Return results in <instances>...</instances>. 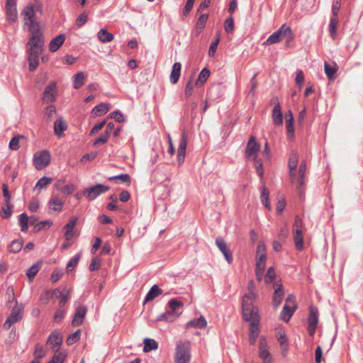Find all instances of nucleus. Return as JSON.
<instances>
[{"instance_id":"obj_63","label":"nucleus","mask_w":363,"mask_h":363,"mask_svg":"<svg viewBox=\"0 0 363 363\" xmlns=\"http://www.w3.org/2000/svg\"><path fill=\"white\" fill-rule=\"evenodd\" d=\"M111 118H114L116 121H117L119 123H122L125 121V117L123 115V113L117 110L112 113H111L108 116Z\"/></svg>"},{"instance_id":"obj_23","label":"nucleus","mask_w":363,"mask_h":363,"mask_svg":"<svg viewBox=\"0 0 363 363\" xmlns=\"http://www.w3.org/2000/svg\"><path fill=\"white\" fill-rule=\"evenodd\" d=\"M64 202L56 195L52 196L48 203L49 209L53 211H61Z\"/></svg>"},{"instance_id":"obj_15","label":"nucleus","mask_w":363,"mask_h":363,"mask_svg":"<svg viewBox=\"0 0 363 363\" xmlns=\"http://www.w3.org/2000/svg\"><path fill=\"white\" fill-rule=\"evenodd\" d=\"M259 357L262 359V363H272L266 340L263 337H261L259 341Z\"/></svg>"},{"instance_id":"obj_5","label":"nucleus","mask_w":363,"mask_h":363,"mask_svg":"<svg viewBox=\"0 0 363 363\" xmlns=\"http://www.w3.org/2000/svg\"><path fill=\"white\" fill-rule=\"evenodd\" d=\"M50 152L47 150H43L36 152L33 155V164L37 170H42L50 164Z\"/></svg>"},{"instance_id":"obj_46","label":"nucleus","mask_w":363,"mask_h":363,"mask_svg":"<svg viewBox=\"0 0 363 363\" xmlns=\"http://www.w3.org/2000/svg\"><path fill=\"white\" fill-rule=\"evenodd\" d=\"M269 190L267 187L264 186L262 190V194L260 196V199L262 201V203L269 210L271 209V206L269 201Z\"/></svg>"},{"instance_id":"obj_13","label":"nucleus","mask_w":363,"mask_h":363,"mask_svg":"<svg viewBox=\"0 0 363 363\" xmlns=\"http://www.w3.org/2000/svg\"><path fill=\"white\" fill-rule=\"evenodd\" d=\"M186 147L187 135L185 131H183L180 137L179 145L177 149V161L179 165H181L184 161Z\"/></svg>"},{"instance_id":"obj_14","label":"nucleus","mask_w":363,"mask_h":363,"mask_svg":"<svg viewBox=\"0 0 363 363\" xmlns=\"http://www.w3.org/2000/svg\"><path fill=\"white\" fill-rule=\"evenodd\" d=\"M6 18L9 22H15L18 18L16 0H6Z\"/></svg>"},{"instance_id":"obj_29","label":"nucleus","mask_w":363,"mask_h":363,"mask_svg":"<svg viewBox=\"0 0 363 363\" xmlns=\"http://www.w3.org/2000/svg\"><path fill=\"white\" fill-rule=\"evenodd\" d=\"M98 39L103 43H109L113 40V35L106 28L101 29L97 33Z\"/></svg>"},{"instance_id":"obj_59","label":"nucleus","mask_w":363,"mask_h":363,"mask_svg":"<svg viewBox=\"0 0 363 363\" xmlns=\"http://www.w3.org/2000/svg\"><path fill=\"white\" fill-rule=\"evenodd\" d=\"M101 264V259L99 257H96L91 259L89 269L91 272L98 270L100 268Z\"/></svg>"},{"instance_id":"obj_2","label":"nucleus","mask_w":363,"mask_h":363,"mask_svg":"<svg viewBox=\"0 0 363 363\" xmlns=\"http://www.w3.org/2000/svg\"><path fill=\"white\" fill-rule=\"evenodd\" d=\"M27 27L30 35L26 45H28L29 46L32 45L35 48H43L45 45V38L40 24L38 23Z\"/></svg>"},{"instance_id":"obj_22","label":"nucleus","mask_w":363,"mask_h":363,"mask_svg":"<svg viewBox=\"0 0 363 363\" xmlns=\"http://www.w3.org/2000/svg\"><path fill=\"white\" fill-rule=\"evenodd\" d=\"M77 218H72L69 222L65 225V237L67 240H71L74 235V228L77 225Z\"/></svg>"},{"instance_id":"obj_19","label":"nucleus","mask_w":363,"mask_h":363,"mask_svg":"<svg viewBox=\"0 0 363 363\" xmlns=\"http://www.w3.org/2000/svg\"><path fill=\"white\" fill-rule=\"evenodd\" d=\"M318 321V312L315 308H311L308 318V332L310 335L313 336L315 332Z\"/></svg>"},{"instance_id":"obj_39","label":"nucleus","mask_w":363,"mask_h":363,"mask_svg":"<svg viewBox=\"0 0 363 363\" xmlns=\"http://www.w3.org/2000/svg\"><path fill=\"white\" fill-rule=\"evenodd\" d=\"M207 324L206 320L203 316H200L198 318L191 320L187 323L189 327H194L196 328H203Z\"/></svg>"},{"instance_id":"obj_52","label":"nucleus","mask_w":363,"mask_h":363,"mask_svg":"<svg viewBox=\"0 0 363 363\" xmlns=\"http://www.w3.org/2000/svg\"><path fill=\"white\" fill-rule=\"evenodd\" d=\"M250 160H252L255 162V167L257 170V172L258 175L262 177L263 176V165H262V161L261 159L258 158L257 157H254L250 158Z\"/></svg>"},{"instance_id":"obj_57","label":"nucleus","mask_w":363,"mask_h":363,"mask_svg":"<svg viewBox=\"0 0 363 363\" xmlns=\"http://www.w3.org/2000/svg\"><path fill=\"white\" fill-rule=\"evenodd\" d=\"M220 42V37L218 35L215 40H213L210 45L208 50V56L213 57L214 56L216 49L218 48V43Z\"/></svg>"},{"instance_id":"obj_32","label":"nucleus","mask_w":363,"mask_h":363,"mask_svg":"<svg viewBox=\"0 0 363 363\" xmlns=\"http://www.w3.org/2000/svg\"><path fill=\"white\" fill-rule=\"evenodd\" d=\"M67 129V125L62 118H58L54 123V131L58 137L62 136L63 132Z\"/></svg>"},{"instance_id":"obj_16","label":"nucleus","mask_w":363,"mask_h":363,"mask_svg":"<svg viewBox=\"0 0 363 363\" xmlns=\"http://www.w3.org/2000/svg\"><path fill=\"white\" fill-rule=\"evenodd\" d=\"M216 245L219 250L223 253L228 263L230 264L233 262V258L231 252L228 249L226 242L221 237H218L216 239Z\"/></svg>"},{"instance_id":"obj_31","label":"nucleus","mask_w":363,"mask_h":363,"mask_svg":"<svg viewBox=\"0 0 363 363\" xmlns=\"http://www.w3.org/2000/svg\"><path fill=\"white\" fill-rule=\"evenodd\" d=\"M62 341V337L57 333H52L50 335L47 343L49 344L52 349H55L60 346Z\"/></svg>"},{"instance_id":"obj_47","label":"nucleus","mask_w":363,"mask_h":363,"mask_svg":"<svg viewBox=\"0 0 363 363\" xmlns=\"http://www.w3.org/2000/svg\"><path fill=\"white\" fill-rule=\"evenodd\" d=\"M208 18V15L206 13L201 14L199 18L196 23L197 35H199L205 27Z\"/></svg>"},{"instance_id":"obj_3","label":"nucleus","mask_w":363,"mask_h":363,"mask_svg":"<svg viewBox=\"0 0 363 363\" xmlns=\"http://www.w3.org/2000/svg\"><path fill=\"white\" fill-rule=\"evenodd\" d=\"M191 344L189 341L177 343L175 352V363H189L191 359Z\"/></svg>"},{"instance_id":"obj_24","label":"nucleus","mask_w":363,"mask_h":363,"mask_svg":"<svg viewBox=\"0 0 363 363\" xmlns=\"http://www.w3.org/2000/svg\"><path fill=\"white\" fill-rule=\"evenodd\" d=\"M65 35L60 34L55 38H52L49 45V50L50 52H56L62 46L65 40Z\"/></svg>"},{"instance_id":"obj_12","label":"nucleus","mask_w":363,"mask_h":363,"mask_svg":"<svg viewBox=\"0 0 363 363\" xmlns=\"http://www.w3.org/2000/svg\"><path fill=\"white\" fill-rule=\"evenodd\" d=\"M298 161V157L297 152L295 151H291V152L289 155V162H288V167L289 169V177L291 179V182L294 184L295 182L296 176V169L297 167Z\"/></svg>"},{"instance_id":"obj_34","label":"nucleus","mask_w":363,"mask_h":363,"mask_svg":"<svg viewBox=\"0 0 363 363\" xmlns=\"http://www.w3.org/2000/svg\"><path fill=\"white\" fill-rule=\"evenodd\" d=\"M324 69L329 79H333L335 77V74L337 71V67L335 64L332 65L325 62L324 64Z\"/></svg>"},{"instance_id":"obj_56","label":"nucleus","mask_w":363,"mask_h":363,"mask_svg":"<svg viewBox=\"0 0 363 363\" xmlns=\"http://www.w3.org/2000/svg\"><path fill=\"white\" fill-rule=\"evenodd\" d=\"M6 206L1 208V216L4 219L9 218L12 215V205L11 203H6Z\"/></svg>"},{"instance_id":"obj_20","label":"nucleus","mask_w":363,"mask_h":363,"mask_svg":"<svg viewBox=\"0 0 363 363\" xmlns=\"http://www.w3.org/2000/svg\"><path fill=\"white\" fill-rule=\"evenodd\" d=\"M169 311L177 318H178L183 311L184 303L175 298H172L167 303Z\"/></svg>"},{"instance_id":"obj_41","label":"nucleus","mask_w":363,"mask_h":363,"mask_svg":"<svg viewBox=\"0 0 363 363\" xmlns=\"http://www.w3.org/2000/svg\"><path fill=\"white\" fill-rule=\"evenodd\" d=\"M28 216L26 213H23L18 216V223L21 227V230L23 232H27L28 230Z\"/></svg>"},{"instance_id":"obj_9","label":"nucleus","mask_w":363,"mask_h":363,"mask_svg":"<svg viewBox=\"0 0 363 363\" xmlns=\"http://www.w3.org/2000/svg\"><path fill=\"white\" fill-rule=\"evenodd\" d=\"M21 16L23 19L25 26L38 23V22L35 21V13L33 4H28L25 6L21 13Z\"/></svg>"},{"instance_id":"obj_8","label":"nucleus","mask_w":363,"mask_h":363,"mask_svg":"<svg viewBox=\"0 0 363 363\" xmlns=\"http://www.w3.org/2000/svg\"><path fill=\"white\" fill-rule=\"evenodd\" d=\"M23 309L22 306H15L9 315L8 318L4 323V328L6 330L9 329L11 326L20 321L23 318Z\"/></svg>"},{"instance_id":"obj_17","label":"nucleus","mask_w":363,"mask_h":363,"mask_svg":"<svg viewBox=\"0 0 363 363\" xmlns=\"http://www.w3.org/2000/svg\"><path fill=\"white\" fill-rule=\"evenodd\" d=\"M274 288L273 306L275 308H277L282 302L284 291L282 284L279 281L274 283Z\"/></svg>"},{"instance_id":"obj_25","label":"nucleus","mask_w":363,"mask_h":363,"mask_svg":"<svg viewBox=\"0 0 363 363\" xmlns=\"http://www.w3.org/2000/svg\"><path fill=\"white\" fill-rule=\"evenodd\" d=\"M296 307V304L292 306L285 304L280 313V318L285 322H288L293 315Z\"/></svg>"},{"instance_id":"obj_60","label":"nucleus","mask_w":363,"mask_h":363,"mask_svg":"<svg viewBox=\"0 0 363 363\" xmlns=\"http://www.w3.org/2000/svg\"><path fill=\"white\" fill-rule=\"evenodd\" d=\"M45 350L43 349V347L40 345V344H36L35 346V350L33 352V355L35 359H40L45 356Z\"/></svg>"},{"instance_id":"obj_18","label":"nucleus","mask_w":363,"mask_h":363,"mask_svg":"<svg viewBox=\"0 0 363 363\" xmlns=\"http://www.w3.org/2000/svg\"><path fill=\"white\" fill-rule=\"evenodd\" d=\"M272 102L274 104V108L272 109L273 123L276 125H280L283 123V113L280 104L277 98H273Z\"/></svg>"},{"instance_id":"obj_42","label":"nucleus","mask_w":363,"mask_h":363,"mask_svg":"<svg viewBox=\"0 0 363 363\" xmlns=\"http://www.w3.org/2000/svg\"><path fill=\"white\" fill-rule=\"evenodd\" d=\"M25 138L23 135H17L11 138L9 142V147L11 150H18L20 148V140Z\"/></svg>"},{"instance_id":"obj_6","label":"nucleus","mask_w":363,"mask_h":363,"mask_svg":"<svg viewBox=\"0 0 363 363\" xmlns=\"http://www.w3.org/2000/svg\"><path fill=\"white\" fill-rule=\"evenodd\" d=\"M247 297H249V296L245 295L242 298V311L243 318L246 321H252L254 320L259 319L257 308L252 306V302H250L246 300Z\"/></svg>"},{"instance_id":"obj_1","label":"nucleus","mask_w":363,"mask_h":363,"mask_svg":"<svg viewBox=\"0 0 363 363\" xmlns=\"http://www.w3.org/2000/svg\"><path fill=\"white\" fill-rule=\"evenodd\" d=\"M287 37L288 41L294 39V34L291 28L287 24H283L279 30L273 33L269 38L263 43L264 45H269L274 43H279L284 38Z\"/></svg>"},{"instance_id":"obj_55","label":"nucleus","mask_w":363,"mask_h":363,"mask_svg":"<svg viewBox=\"0 0 363 363\" xmlns=\"http://www.w3.org/2000/svg\"><path fill=\"white\" fill-rule=\"evenodd\" d=\"M114 179H118L122 183H126L128 185L130 183V177L128 174H121L113 176V177H111L108 178V180H110V181L114 180Z\"/></svg>"},{"instance_id":"obj_43","label":"nucleus","mask_w":363,"mask_h":363,"mask_svg":"<svg viewBox=\"0 0 363 363\" xmlns=\"http://www.w3.org/2000/svg\"><path fill=\"white\" fill-rule=\"evenodd\" d=\"M57 294H60V300L59 301V307L63 308L64 306L66 304V303L68 301L69 298V294L67 293H62L60 292L58 289H54L52 291V296H55Z\"/></svg>"},{"instance_id":"obj_64","label":"nucleus","mask_w":363,"mask_h":363,"mask_svg":"<svg viewBox=\"0 0 363 363\" xmlns=\"http://www.w3.org/2000/svg\"><path fill=\"white\" fill-rule=\"evenodd\" d=\"M66 358V355L64 353L59 352L54 354L52 357V363H63Z\"/></svg>"},{"instance_id":"obj_11","label":"nucleus","mask_w":363,"mask_h":363,"mask_svg":"<svg viewBox=\"0 0 363 363\" xmlns=\"http://www.w3.org/2000/svg\"><path fill=\"white\" fill-rule=\"evenodd\" d=\"M260 150V145L257 142L255 136H250L245 150V155L247 160L252 157H257V153Z\"/></svg>"},{"instance_id":"obj_28","label":"nucleus","mask_w":363,"mask_h":363,"mask_svg":"<svg viewBox=\"0 0 363 363\" xmlns=\"http://www.w3.org/2000/svg\"><path fill=\"white\" fill-rule=\"evenodd\" d=\"M259 319L254 320L252 321H249L250 323V339L252 341V343H254L257 339V337L259 335Z\"/></svg>"},{"instance_id":"obj_44","label":"nucleus","mask_w":363,"mask_h":363,"mask_svg":"<svg viewBox=\"0 0 363 363\" xmlns=\"http://www.w3.org/2000/svg\"><path fill=\"white\" fill-rule=\"evenodd\" d=\"M52 181V179L48 177L40 178L35 186V189L41 191L43 189L46 188L47 186Z\"/></svg>"},{"instance_id":"obj_7","label":"nucleus","mask_w":363,"mask_h":363,"mask_svg":"<svg viewBox=\"0 0 363 363\" xmlns=\"http://www.w3.org/2000/svg\"><path fill=\"white\" fill-rule=\"evenodd\" d=\"M108 190L109 186L101 184H96L94 186L85 189L83 191V195L86 196L88 200L93 201L99 196L108 191Z\"/></svg>"},{"instance_id":"obj_45","label":"nucleus","mask_w":363,"mask_h":363,"mask_svg":"<svg viewBox=\"0 0 363 363\" xmlns=\"http://www.w3.org/2000/svg\"><path fill=\"white\" fill-rule=\"evenodd\" d=\"M176 318H177L174 316L169 310H167L164 313L158 315L156 320L173 322Z\"/></svg>"},{"instance_id":"obj_54","label":"nucleus","mask_w":363,"mask_h":363,"mask_svg":"<svg viewBox=\"0 0 363 363\" xmlns=\"http://www.w3.org/2000/svg\"><path fill=\"white\" fill-rule=\"evenodd\" d=\"M81 335V330H77L72 334H71L67 339L66 342L68 345H73L79 340Z\"/></svg>"},{"instance_id":"obj_10","label":"nucleus","mask_w":363,"mask_h":363,"mask_svg":"<svg viewBox=\"0 0 363 363\" xmlns=\"http://www.w3.org/2000/svg\"><path fill=\"white\" fill-rule=\"evenodd\" d=\"M87 313V307L81 303H75V313L72 322L73 326H79L82 324Z\"/></svg>"},{"instance_id":"obj_36","label":"nucleus","mask_w":363,"mask_h":363,"mask_svg":"<svg viewBox=\"0 0 363 363\" xmlns=\"http://www.w3.org/2000/svg\"><path fill=\"white\" fill-rule=\"evenodd\" d=\"M158 347L157 342L154 339L145 338L144 340V352H149L152 350H157Z\"/></svg>"},{"instance_id":"obj_35","label":"nucleus","mask_w":363,"mask_h":363,"mask_svg":"<svg viewBox=\"0 0 363 363\" xmlns=\"http://www.w3.org/2000/svg\"><path fill=\"white\" fill-rule=\"evenodd\" d=\"M42 262H39L33 264L26 272V276L30 281H31L39 272Z\"/></svg>"},{"instance_id":"obj_21","label":"nucleus","mask_w":363,"mask_h":363,"mask_svg":"<svg viewBox=\"0 0 363 363\" xmlns=\"http://www.w3.org/2000/svg\"><path fill=\"white\" fill-rule=\"evenodd\" d=\"M277 341L280 345L281 354L283 356H286L289 351V342L286 340L284 331L279 330L277 333Z\"/></svg>"},{"instance_id":"obj_58","label":"nucleus","mask_w":363,"mask_h":363,"mask_svg":"<svg viewBox=\"0 0 363 363\" xmlns=\"http://www.w3.org/2000/svg\"><path fill=\"white\" fill-rule=\"evenodd\" d=\"M52 225V222L50 220H43L39 222L35 225L34 229L36 232H38L45 228H49Z\"/></svg>"},{"instance_id":"obj_53","label":"nucleus","mask_w":363,"mask_h":363,"mask_svg":"<svg viewBox=\"0 0 363 363\" xmlns=\"http://www.w3.org/2000/svg\"><path fill=\"white\" fill-rule=\"evenodd\" d=\"M57 92H43L42 100L45 104L52 103L55 101Z\"/></svg>"},{"instance_id":"obj_49","label":"nucleus","mask_w":363,"mask_h":363,"mask_svg":"<svg viewBox=\"0 0 363 363\" xmlns=\"http://www.w3.org/2000/svg\"><path fill=\"white\" fill-rule=\"evenodd\" d=\"M306 171V164L305 162H302L298 168V182L300 186L304 184V177Z\"/></svg>"},{"instance_id":"obj_37","label":"nucleus","mask_w":363,"mask_h":363,"mask_svg":"<svg viewBox=\"0 0 363 363\" xmlns=\"http://www.w3.org/2000/svg\"><path fill=\"white\" fill-rule=\"evenodd\" d=\"M23 242L21 240H14L8 246L9 252L11 253H18L22 249Z\"/></svg>"},{"instance_id":"obj_4","label":"nucleus","mask_w":363,"mask_h":363,"mask_svg":"<svg viewBox=\"0 0 363 363\" xmlns=\"http://www.w3.org/2000/svg\"><path fill=\"white\" fill-rule=\"evenodd\" d=\"M28 69L34 72L39 65V57L41 55L43 48H35L32 45H26Z\"/></svg>"},{"instance_id":"obj_27","label":"nucleus","mask_w":363,"mask_h":363,"mask_svg":"<svg viewBox=\"0 0 363 363\" xmlns=\"http://www.w3.org/2000/svg\"><path fill=\"white\" fill-rule=\"evenodd\" d=\"M162 294V290L160 289L157 285H153L146 294L143 303L145 304L147 302L153 300L155 298Z\"/></svg>"},{"instance_id":"obj_51","label":"nucleus","mask_w":363,"mask_h":363,"mask_svg":"<svg viewBox=\"0 0 363 363\" xmlns=\"http://www.w3.org/2000/svg\"><path fill=\"white\" fill-rule=\"evenodd\" d=\"M81 259V254H77L73 257H72L67 264V269L68 272H71L78 264L79 259Z\"/></svg>"},{"instance_id":"obj_26","label":"nucleus","mask_w":363,"mask_h":363,"mask_svg":"<svg viewBox=\"0 0 363 363\" xmlns=\"http://www.w3.org/2000/svg\"><path fill=\"white\" fill-rule=\"evenodd\" d=\"M181 69L182 65L180 62L174 63L169 77V80L172 84H176L178 82L181 74Z\"/></svg>"},{"instance_id":"obj_40","label":"nucleus","mask_w":363,"mask_h":363,"mask_svg":"<svg viewBox=\"0 0 363 363\" xmlns=\"http://www.w3.org/2000/svg\"><path fill=\"white\" fill-rule=\"evenodd\" d=\"M85 76L83 72H78L74 76L73 88L74 89H80L84 83Z\"/></svg>"},{"instance_id":"obj_62","label":"nucleus","mask_w":363,"mask_h":363,"mask_svg":"<svg viewBox=\"0 0 363 363\" xmlns=\"http://www.w3.org/2000/svg\"><path fill=\"white\" fill-rule=\"evenodd\" d=\"M225 30L227 33H232L234 30V20L232 17L228 18L224 23Z\"/></svg>"},{"instance_id":"obj_61","label":"nucleus","mask_w":363,"mask_h":363,"mask_svg":"<svg viewBox=\"0 0 363 363\" xmlns=\"http://www.w3.org/2000/svg\"><path fill=\"white\" fill-rule=\"evenodd\" d=\"M294 241L296 249L302 250L303 248V235H294Z\"/></svg>"},{"instance_id":"obj_50","label":"nucleus","mask_w":363,"mask_h":363,"mask_svg":"<svg viewBox=\"0 0 363 363\" xmlns=\"http://www.w3.org/2000/svg\"><path fill=\"white\" fill-rule=\"evenodd\" d=\"M57 111L54 105L51 104L45 108V118L48 121L52 120L53 117L56 115Z\"/></svg>"},{"instance_id":"obj_38","label":"nucleus","mask_w":363,"mask_h":363,"mask_svg":"<svg viewBox=\"0 0 363 363\" xmlns=\"http://www.w3.org/2000/svg\"><path fill=\"white\" fill-rule=\"evenodd\" d=\"M338 22H339V21H338L337 17H332L330 20L328 30H329L330 35L333 39H335V38L337 36V27Z\"/></svg>"},{"instance_id":"obj_30","label":"nucleus","mask_w":363,"mask_h":363,"mask_svg":"<svg viewBox=\"0 0 363 363\" xmlns=\"http://www.w3.org/2000/svg\"><path fill=\"white\" fill-rule=\"evenodd\" d=\"M210 74H211V72L208 68L204 67L203 69H202V70L200 72V73L198 76V78L196 81V86L197 87L202 86L204 84V82H206V80L208 79V78L209 77Z\"/></svg>"},{"instance_id":"obj_48","label":"nucleus","mask_w":363,"mask_h":363,"mask_svg":"<svg viewBox=\"0 0 363 363\" xmlns=\"http://www.w3.org/2000/svg\"><path fill=\"white\" fill-rule=\"evenodd\" d=\"M276 278L275 269L273 267H269L267 269V274L264 277V282L266 284H269L271 283H274Z\"/></svg>"},{"instance_id":"obj_33","label":"nucleus","mask_w":363,"mask_h":363,"mask_svg":"<svg viewBox=\"0 0 363 363\" xmlns=\"http://www.w3.org/2000/svg\"><path fill=\"white\" fill-rule=\"evenodd\" d=\"M110 108V105L106 103H101L92 109V113L95 116H101L106 113Z\"/></svg>"}]
</instances>
